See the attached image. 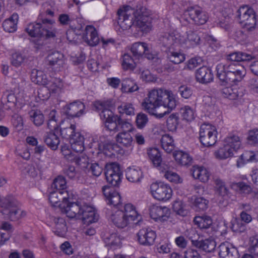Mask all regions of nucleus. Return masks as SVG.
Returning a JSON list of instances; mask_svg holds the SVG:
<instances>
[{
	"label": "nucleus",
	"instance_id": "nucleus-1",
	"mask_svg": "<svg viewBox=\"0 0 258 258\" xmlns=\"http://www.w3.org/2000/svg\"><path fill=\"white\" fill-rule=\"evenodd\" d=\"M175 96L171 90L164 88L154 89L148 92L142 103L144 109L157 118H162L176 105Z\"/></svg>",
	"mask_w": 258,
	"mask_h": 258
},
{
	"label": "nucleus",
	"instance_id": "nucleus-2",
	"mask_svg": "<svg viewBox=\"0 0 258 258\" xmlns=\"http://www.w3.org/2000/svg\"><path fill=\"white\" fill-rule=\"evenodd\" d=\"M118 24L122 29H127L132 25L138 27L141 31L148 33L152 28V19L150 11L144 7L135 10L125 6L117 11Z\"/></svg>",
	"mask_w": 258,
	"mask_h": 258
},
{
	"label": "nucleus",
	"instance_id": "nucleus-3",
	"mask_svg": "<svg viewBox=\"0 0 258 258\" xmlns=\"http://www.w3.org/2000/svg\"><path fill=\"white\" fill-rule=\"evenodd\" d=\"M141 219L135 207L131 204L124 206L123 210H118L112 212L110 220L118 228L123 229L127 227L131 222L136 220L138 222Z\"/></svg>",
	"mask_w": 258,
	"mask_h": 258
},
{
	"label": "nucleus",
	"instance_id": "nucleus-4",
	"mask_svg": "<svg viewBox=\"0 0 258 258\" xmlns=\"http://www.w3.org/2000/svg\"><path fill=\"white\" fill-rule=\"evenodd\" d=\"M54 23L52 19H39V22L30 23L25 28V31L30 36L37 37L41 40L53 38L56 33Z\"/></svg>",
	"mask_w": 258,
	"mask_h": 258
},
{
	"label": "nucleus",
	"instance_id": "nucleus-5",
	"mask_svg": "<svg viewBox=\"0 0 258 258\" xmlns=\"http://www.w3.org/2000/svg\"><path fill=\"white\" fill-rule=\"evenodd\" d=\"M239 23L244 29L251 31L256 25V16L254 10L247 6H243L237 11Z\"/></svg>",
	"mask_w": 258,
	"mask_h": 258
},
{
	"label": "nucleus",
	"instance_id": "nucleus-6",
	"mask_svg": "<svg viewBox=\"0 0 258 258\" xmlns=\"http://www.w3.org/2000/svg\"><path fill=\"white\" fill-rule=\"evenodd\" d=\"M199 135L200 142L204 146H212L217 142V129L210 124H203L201 126Z\"/></svg>",
	"mask_w": 258,
	"mask_h": 258
},
{
	"label": "nucleus",
	"instance_id": "nucleus-7",
	"mask_svg": "<svg viewBox=\"0 0 258 258\" xmlns=\"http://www.w3.org/2000/svg\"><path fill=\"white\" fill-rule=\"evenodd\" d=\"M105 175L107 182L112 186H118L121 182L122 173L117 163L112 162L106 164Z\"/></svg>",
	"mask_w": 258,
	"mask_h": 258
},
{
	"label": "nucleus",
	"instance_id": "nucleus-8",
	"mask_svg": "<svg viewBox=\"0 0 258 258\" xmlns=\"http://www.w3.org/2000/svg\"><path fill=\"white\" fill-rule=\"evenodd\" d=\"M150 192L154 199L162 201L169 200L171 198L172 194V190L170 187L162 182L151 184Z\"/></svg>",
	"mask_w": 258,
	"mask_h": 258
},
{
	"label": "nucleus",
	"instance_id": "nucleus-9",
	"mask_svg": "<svg viewBox=\"0 0 258 258\" xmlns=\"http://www.w3.org/2000/svg\"><path fill=\"white\" fill-rule=\"evenodd\" d=\"M189 239L191 240L192 245L206 252H212L216 247V242L214 240L206 239L204 240L196 239L199 237L198 234L195 230H190L188 234Z\"/></svg>",
	"mask_w": 258,
	"mask_h": 258
},
{
	"label": "nucleus",
	"instance_id": "nucleus-10",
	"mask_svg": "<svg viewBox=\"0 0 258 258\" xmlns=\"http://www.w3.org/2000/svg\"><path fill=\"white\" fill-rule=\"evenodd\" d=\"M184 15L189 16L190 18L197 25H203L206 23L208 19L207 13L198 6L187 8L184 12Z\"/></svg>",
	"mask_w": 258,
	"mask_h": 258
},
{
	"label": "nucleus",
	"instance_id": "nucleus-11",
	"mask_svg": "<svg viewBox=\"0 0 258 258\" xmlns=\"http://www.w3.org/2000/svg\"><path fill=\"white\" fill-rule=\"evenodd\" d=\"M62 213H65L67 217L71 219H80L81 217L82 206L78 203L63 202L58 205Z\"/></svg>",
	"mask_w": 258,
	"mask_h": 258
},
{
	"label": "nucleus",
	"instance_id": "nucleus-12",
	"mask_svg": "<svg viewBox=\"0 0 258 258\" xmlns=\"http://www.w3.org/2000/svg\"><path fill=\"white\" fill-rule=\"evenodd\" d=\"M181 34L176 31L162 33L159 37V41L164 47L171 49L173 46L179 45Z\"/></svg>",
	"mask_w": 258,
	"mask_h": 258
},
{
	"label": "nucleus",
	"instance_id": "nucleus-13",
	"mask_svg": "<svg viewBox=\"0 0 258 258\" xmlns=\"http://www.w3.org/2000/svg\"><path fill=\"white\" fill-rule=\"evenodd\" d=\"M137 240L140 244L149 246L152 245L156 238L155 231L150 227H145L140 229L137 234Z\"/></svg>",
	"mask_w": 258,
	"mask_h": 258
},
{
	"label": "nucleus",
	"instance_id": "nucleus-14",
	"mask_svg": "<svg viewBox=\"0 0 258 258\" xmlns=\"http://www.w3.org/2000/svg\"><path fill=\"white\" fill-rule=\"evenodd\" d=\"M201 37L196 31L189 30L186 32V36L181 35L179 45L186 48H195L200 45Z\"/></svg>",
	"mask_w": 258,
	"mask_h": 258
},
{
	"label": "nucleus",
	"instance_id": "nucleus-15",
	"mask_svg": "<svg viewBox=\"0 0 258 258\" xmlns=\"http://www.w3.org/2000/svg\"><path fill=\"white\" fill-rule=\"evenodd\" d=\"M105 125L107 130L114 132H118L121 130H128L131 128V123L117 115L105 122Z\"/></svg>",
	"mask_w": 258,
	"mask_h": 258
},
{
	"label": "nucleus",
	"instance_id": "nucleus-16",
	"mask_svg": "<svg viewBox=\"0 0 258 258\" xmlns=\"http://www.w3.org/2000/svg\"><path fill=\"white\" fill-rule=\"evenodd\" d=\"M131 51L136 58L139 59L143 55L148 59H153L155 57V54L149 52L148 45L145 42H136L134 43L131 48Z\"/></svg>",
	"mask_w": 258,
	"mask_h": 258
},
{
	"label": "nucleus",
	"instance_id": "nucleus-17",
	"mask_svg": "<svg viewBox=\"0 0 258 258\" xmlns=\"http://www.w3.org/2000/svg\"><path fill=\"white\" fill-rule=\"evenodd\" d=\"M224 69V64L222 63H219L216 67L217 76L222 82L231 84L242 80L237 77V74L225 72Z\"/></svg>",
	"mask_w": 258,
	"mask_h": 258
},
{
	"label": "nucleus",
	"instance_id": "nucleus-18",
	"mask_svg": "<svg viewBox=\"0 0 258 258\" xmlns=\"http://www.w3.org/2000/svg\"><path fill=\"white\" fill-rule=\"evenodd\" d=\"M218 254L220 258H239L237 248L227 241L221 243L219 247Z\"/></svg>",
	"mask_w": 258,
	"mask_h": 258
},
{
	"label": "nucleus",
	"instance_id": "nucleus-19",
	"mask_svg": "<svg viewBox=\"0 0 258 258\" xmlns=\"http://www.w3.org/2000/svg\"><path fill=\"white\" fill-rule=\"evenodd\" d=\"M103 194L108 205L118 206L121 203V197L114 189L108 185H104L102 188Z\"/></svg>",
	"mask_w": 258,
	"mask_h": 258
},
{
	"label": "nucleus",
	"instance_id": "nucleus-20",
	"mask_svg": "<svg viewBox=\"0 0 258 258\" xmlns=\"http://www.w3.org/2000/svg\"><path fill=\"white\" fill-rule=\"evenodd\" d=\"M85 105L80 101H75L66 105L63 108V112L71 117H79L84 113Z\"/></svg>",
	"mask_w": 258,
	"mask_h": 258
},
{
	"label": "nucleus",
	"instance_id": "nucleus-21",
	"mask_svg": "<svg viewBox=\"0 0 258 258\" xmlns=\"http://www.w3.org/2000/svg\"><path fill=\"white\" fill-rule=\"evenodd\" d=\"M170 214V210L166 207L153 206L150 211V217L156 221H167Z\"/></svg>",
	"mask_w": 258,
	"mask_h": 258
},
{
	"label": "nucleus",
	"instance_id": "nucleus-22",
	"mask_svg": "<svg viewBox=\"0 0 258 258\" xmlns=\"http://www.w3.org/2000/svg\"><path fill=\"white\" fill-rule=\"evenodd\" d=\"M85 33L84 34L83 39L90 46L97 45L100 39L96 29L92 25H87L85 27Z\"/></svg>",
	"mask_w": 258,
	"mask_h": 258
},
{
	"label": "nucleus",
	"instance_id": "nucleus-23",
	"mask_svg": "<svg viewBox=\"0 0 258 258\" xmlns=\"http://www.w3.org/2000/svg\"><path fill=\"white\" fill-rule=\"evenodd\" d=\"M81 216L80 219L87 224L96 222L98 218V215L96 213L94 208L87 205L82 206Z\"/></svg>",
	"mask_w": 258,
	"mask_h": 258
},
{
	"label": "nucleus",
	"instance_id": "nucleus-24",
	"mask_svg": "<svg viewBox=\"0 0 258 258\" xmlns=\"http://www.w3.org/2000/svg\"><path fill=\"white\" fill-rule=\"evenodd\" d=\"M48 64L60 69L65 64V59L62 53L58 51L50 52L47 57Z\"/></svg>",
	"mask_w": 258,
	"mask_h": 258
},
{
	"label": "nucleus",
	"instance_id": "nucleus-25",
	"mask_svg": "<svg viewBox=\"0 0 258 258\" xmlns=\"http://www.w3.org/2000/svg\"><path fill=\"white\" fill-rule=\"evenodd\" d=\"M196 78L198 82L202 84L211 82L213 79L212 70L205 66H203L196 72Z\"/></svg>",
	"mask_w": 258,
	"mask_h": 258
},
{
	"label": "nucleus",
	"instance_id": "nucleus-26",
	"mask_svg": "<svg viewBox=\"0 0 258 258\" xmlns=\"http://www.w3.org/2000/svg\"><path fill=\"white\" fill-rule=\"evenodd\" d=\"M133 126L131 123V128L129 130H121L116 136L115 139L117 143L125 147H130L132 146L133 139L130 134L132 131Z\"/></svg>",
	"mask_w": 258,
	"mask_h": 258
},
{
	"label": "nucleus",
	"instance_id": "nucleus-27",
	"mask_svg": "<svg viewBox=\"0 0 258 258\" xmlns=\"http://www.w3.org/2000/svg\"><path fill=\"white\" fill-rule=\"evenodd\" d=\"M126 179L131 182L139 183L143 179V172L139 167L133 166L128 167L125 171Z\"/></svg>",
	"mask_w": 258,
	"mask_h": 258
},
{
	"label": "nucleus",
	"instance_id": "nucleus-28",
	"mask_svg": "<svg viewBox=\"0 0 258 258\" xmlns=\"http://www.w3.org/2000/svg\"><path fill=\"white\" fill-rule=\"evenodd\" d=\"M147 154L149 160L155 167L161 169L162 158L161 154L158 149L156 148H151L147 150Z\"/></svg>",
	"mask_w": 258,
	"mask_h": 258
},
{
	"label": "nucleus",
	"instance_id": "nucleus-29",
	"mask_svg": "<svg viewBox=\"0 0 258 258\" xmlns=\"http://www.w3.org/2000/svg\"><path fill=\"white\" fill-rule=\"evenodd\" d=\"M68 193L66 191L53 190L50 191L49 200L54 206H58L60 203L67 202Z\"/></svg>",
	"mask_w": 258,
	"mask_h": 258
},
{
	"label": "nucleus",
	"instance_id": "nucleus-30",
	"mask_svg": "<svg viewBox=\"0 0 258 258\" xmlns=\"http://www.w3.org/2000/svg\"><path fill=\"white\" fill-rule=\"evenodd\" d=\"M225 72L237 74L238 78L242 79L246 74L245 68L238 62H231L229 63L224 64Z\"/></svg>",
	"mask_w": 258,
	"mask_h": 258
},
{
	"label": "nucleus",
	"instance_id": "nucleus-31",
	"mask_svg": "<svg viewBox=\"0 0 258 258\" xmlns=\"http://www.w3.org/2000/svg\"><path fill=\"white\" fill-rule=\"evenodd\" d=\"M221 94L223 97L230 100H234L242 97L243 94L241 89L236 87H226L221 90Z\"/></svg>",
	"mask_w": 258,
	"mask_h": 258
},
{
	"label": "nucleus",
	"instance_id": "nucleus-32",
	"mask_svg": "<svg viewBox=\"0 0 258 258\" xmlns=\"http://www.w3.org/2000/svg\"><path fill=\"white\" fill-rule=\"evenodd\" d=\"M95 106L96 109L100 111L99 113L100 118L104 122L109 120L110 119H112L116 115L113 114L110 109L108 108L105 102H97Z\"/></svg>",
	"mask_w": 258,
	"mask_h": 258
},
{
	"label": "nucleus",
	"instance_id": "nucleus-33",
	"mask_svg": "<svg viewBox=\"0 0 258 258\" xmlns=\"http://www.w3.org/2000/svg\"><path fill=\"white\" fill-rule=\"evenodd\" d=\"M192 174L194 178L199 179L200 181L205 182L209 180V172L208 170L203 166L195 165L191 169Z\"/></svg>",
	"mask_w": 258,
	"mask_h": 258
},
{
	"label": "nucleus",
	"instance_id": "nucleus-34",
	"mask_svg": "<svg viewBox=\"0 0 258 258\" xmlns=\"http://www.w3.org/2000/svg\"><path fill=\"white\" fill-rule=\"evenodd\" d=\"M84 138L80 133H77L70 141L71 148L76 152H82L84 150Z\"/></svg>",
	"mask_w": 258,
	"mask_h": 258
},
{
	"label": "nucleus",
	"instance_id": "nucleus-35",
	"mask_svg": "<svg viewBox=\"0 0 258 258\" xmlns=\"http://www.w3.org/2000/svg\"><path fill=\"white\" fill-rule=\"evenodd\" d=\"M18 98L14 94L6 92L4 94L2 97V103L6 109L13 110L16 106L17 102H18Z\"/></svg>",
	"mask_w": 258,
	"mask_h": 258
},
{
	"label": "nucleus",
	"instance_id": "nucleus-36",
	"mask_svg": "<svg viewBox=\"0 0 258 258\" xmlns=\"http://www.w3.org/2000/svg\"><path fill=\"white\" fill-rule=\"evenodd\" d=\"M44 141L48 147L55 150L59 144V137L53 132H47L44 136Z\"/></svg>",
	"mask_w": 258,
	"mask_h": 258
},
{
	"label": "nucleus",
	"instance_id": "nucleus-37",
	"mask_svg": "<svg viewBox=\"0 0 258 258\" xmlns=\"http://www.w3.org/2000/svg\"><path fill=\"white\" fill-rule=\"evenodd\" d=\"M18 15L13 14L9 18L5 20L3 23V27L5 31L13 33L17 30Z\"/></svg>",
	"mask_w": 258,
	"mask_h": 258
},
{
	"label": "nucleus",
	"instance_id": "nucleus-38",
	"mask_svg": "<svg viewBox=\"0 0 258 258\" xmlns=\"http://www.w3.org/2000/svg\"><path fill=\"white\" fill-rule=\"evenodd\" d=\"M32 81L42 85L48 84V80L45 74L40 70L33 69L31 74Z\"/></svg>",
	"mask_w": 258,
	"mask_h": 258
},
{
	"label": "nucleus",
	"instance_id": "nucleus-39",
	"mask_svg": "<svg viewBox=\"0 0 258 258\" xmlns=\"http://www.w3.org/2000/svg\"><path fill=\"white\" fill-rule=\"evenodd\" d=\"M167 58L170 62L174 64H179L185 60V56L180 51H175L171 48L167 51Z\"/></svg>",
	"mask_w": 258,
	"mask_h": 258
},
{
	"label": "nucleus",
	"instance_id": "nucleus-40",
	"mask_svg": "<svg viewBox=\"0 0 258 258\" xmlns=\"http://www.w3.org/2000/svg\"><path fill=\"white\" fill-rule=\"evenodd\" d=\"M253 58L250 54L243 52H235L229 54L227 56L228 60L232 62L249 61Z\"/></svg>",
	"mask_w": 258,
	"mask_h": 258
},
{
	"label": "nucleus",
	"instance_id": "nucleus-41",
	"mask_svg": "<svg viewBox=\"0 0 258 258\" xmlns=\"http://www.w3.org/2000/svg\"><path fill=\"white\" fill-rule=\"evenodd\" d=\"M233 152L234 151L230 148V146H227L223 143V146L215 151L214 155L218 159L224 160L232 157L233 155Z\"/></svg>",
	"mask_w": 258,
	"mask_h": 258
},
{
	"label": "nucleus",
	"instance_id": "nucleus-42",
	"mask_svg": "<svg viewBox=\"0 0 258 258\" xmlns=\"http://www.w3.org/2000/svg\"><path fill=\"white\" fill-rule=\"evenodd\" d=\"M16 202L15 201V205L13 207L7 209V214L5 215H9V218L12 221H17L19 219L25 217L26 215V212L16 207Z\"/></svg>",
	"mask_w": 258,
	"mask_h": 258
},
{
	"label": "nucleus",
	"instance_id": "nucleus-43",
	"mask_svg": "<svg viewBox=\"0 0 258 258\" xmlns=\"http://www.w3.org/2000/svg\"><path fill=\"white\" fill-rule=\"evenodd\" d=\"M231 187L236 192L242 195H248L252 191L251 186L244 182H233Z\"/></svg>",
	"mask_w": 258,
	"mask_h": 258
},
{
	"label": "nucleus",
	"instance_id": "nucleus-44",
	"mask_svg": "<svg viewBox=\"0 0 258 258\" xmlns=\"http://www.w3.org/2000/svg\"><path fill=\"white\" fill-rule=\"evenodd\" d=\"M175 161L182 165H187L191 162L192 158L189 155L182 151H176L173 153Z\"/></svg>",
	"mask_w": 258,
	"mask_h": 258
},
{
	"label": "nucleus",
	"instance_id": "nucleus-45",
	"mask_svg": "<svg viewBox=\"0 0 258 258\" xmlns=\"http://www.w3.org/2000/svg\"><path fill=\"white\" fill-rule=\"evenodd\" d=\"M223 143L227 146H230L234 151L239 149L241 145L239 137L235 135H230L227 136L224 139Z\"/></svg>",
	"mask_w": 258,
	"mask_h": 258
},
{
	"label": "nucleus",
	"instance_id": "nucleus-46",
	"mask_svg": "<svg viewBox=\"0 0 258 258\" xmlns=\"http://www.w3.org/2000/svg\"><path fill=\"white\" fill-rule=\"evenodd\" d=\"M138 89V85L132 79L127 78L122 80L121 90L122 92L133 93Z\"/></svg>",
	"mask_w": 258,
	"mask_h": 258
},
{
	"label": "nucleus",
	"instance_id": "nucleus-47",
	"mask_svg": "<svg viewBox=\"0 0 258 258\" xmlns=\"http://www.w3.org/2000/svg\"><path fill=\"white\" fill-rule=\"evenodd\" d=\"M194 222L201 229L209 228L213 223L211 218L207 216L196 217Z\"/></svg>",
	"mask_w": 258,
	"mask_h": 258
},
{
	"label": "nucleus",
	"instance_id": "nucleus-48",
	"mask_svg": "<svg viewBox=\"0 0 258 258\" xmlns=\"http://www.w3.org/2000/svg\"><path fill=\"white\" fill-rule=\"evenodd\" d=\"M161 146L162 148L167 152L170 153L175 148L174 140L169 135H163L161 139Z\"/></svg>",
	"mask_w": 258,
	"mask_h": 258
},
{
	"label": "nucleus",
	"instance_id": "nucleus-49",
	"mask_svg": "<svg viewBox=\"0 0 258 258\" xmlns=\"http://www.w3.org/2000/svg\"><path fill=\"white\" fill-rule=\"evenodd\" d=\"M30 119L37 126L41 125L44 120L43 114L38 110H31L28 112Z\"/></svg>",
	"mask_w": 258,
	"mask_h": 258
},
{
	"label": "nucleus",
	"instance_id": "nucleus-50",
	"mask_svg": "<svg viewBox=\"0 0 258 258\" xmlns=\"http://www.w3.org/2000/svg\"><path fill=\"white\" fill-rule=\"evenodd\" d=\"M47 88L52 93L59 94L63 88V83L59 78H54L48 83Z\"/></svg>",
	"mask_w": 258,
	"mask_h": 258
},
{
	"label": "nucleus",
	"instance_id": "nucleus-51",
	"mask_svg": "<svg viewBox=\"0 0 258 258\" xmlns=\"http://www.w3.org/2000/svg\"><path fill=\"white\" fill-rule=\"evenodd\" d=\"M214 183L216 194L223 198L226 197L228 194V189L225 182L219 178H216L214 180Z\"/></svg>",
	"mask_w": 258,
	"mask_h": 258
},
{
	"label": "nucleus",
	"instance_id": "nucleus-52",
	"mask_svg": "<svg viewBox=\"0 0 258 258\" xmlns=\"http://www.w3.org/2000/svg\"><path fill=\"white\" fill-rule=\"evenodd\" d=\"M54 223L55 225V233L59 236H63L67 231L65 220L62 218H57L55 219Z\"/></svg>",
	"mask_w": 258,
	"mask_h": 258
},
{
	"label": "nucleus",
	"instance_id": "nucleus-53",
	"mask_svg": "<svg viewBox=\"0 0 258 258\" xmlns=\"http://www.w3.org/2000/svg\"><path fill=\"white\" fill-rule=\"evenodd\" d=\"M27 59V58L24 54L20 52H15L12 54L11 62L13 66L19 67L24 64Z\"/></svg>",
	"mask_w": 258,
	"mask_h": 258
},
{
	"label": "nucleus",
	"instance_id": "nucleus-54",
	"mask_svg": "<svg viewBox=\"0 0 258 258\" xmlns=\"http://www.w3.org/2000/svg\"><path fill=\"white\" fill-rule=\"evenodd\" d=\"M60 132L62 138L68 139L70 141L78 133L76 132V125L73 124H69L66 127H61Z\"/></svg>",
	"mask_w": 258,
	"mask_h": 258
},
{
	"label": "nucleus",
	"instance_id": "nucleus-55",
	"mask_svg": "<svg viewBox=\"0 0 258 258\" xmlns=\"http://www.w3.org/2000/svg\"><path fill=\"white\" fill-rule=\"evenodd\" d=\"M67 187V182L62 176H58L51 184V189L59 191H64Z\"/></svg>",
	"mask_w": 258,
	"mask_h": 258
},
{
	"label": "nucleus",
	"instance_id": "nucleus-56",
	"mask_svg": "<svg viewBox=\"0 0 258 258\" xmlns=\"http://www.w3.org/2000/svg\"><path fill=\"white\" fill-rule=\"evenodd\" d=\"M180 112L183 119L187 121H191L195 118L194 110L189 106L182 107Z\"/></svg>",
	"mask_w": 258,
	"mask_h": 258
},
{
	"label": "nucleus",
	"instance_id": "nucleus-57",
	"mask_svg": "<svg viewBox=\"0 0 258 258\" xmlns=\"http://www.w3.org/2000/svg\"><path fill=\"white\" fill-rule=\"evenodd\" d=\"M209 201L203 197L196 198L194 203V207L197 211H204L208 207Z\"/></svg>",
	"mask_w": 258,
	"mask_h": 258
},
{
	"label": "nucleus",
	"instance_id": "nucleus-58",
	"mask_svg": "<svg viewBox=\"0 0 258 258\" xmlns=\"http://www.w3.org/2000/svg\"><path fill=\"white\" fill-rule=\"evenodd\" d=\"M118 112L120 114H125L127 115L135 114V109L132 104L130 103H122L117 107Z\"/></svg>",
	"mask_w": 258,
	"mask_h": 258
},
{
	"label": "nucleus",
	"instance_id": "nucleus-59",
	"mask_svg": "<svg viewBox=\"0 0 258 258\" xmlns=\"http://www.w3.org/2000/svg\"><path fill=\"white\" fill-rule=\"evenodd\" d=\"M73 161L83 169L87 168L89 164L88 157L83 154L78 156L75 155V159Z\"/></svg>",
	"mask_w": 258,
	"mask_h": 258
},
{
	"label": "nucleus",
	"instance_id": "nucleus-60",
	"mask_svg": "<svg viewBox=\"0 0 258 258\" xmlns=\"http://www.w3.org/2000/svg\"><path fill=\"white\" fill-rule=\"evenodd\" d=\"M122 66L125 70H134L136 66L135 60L128 53L123 55Z\"/></svg>",
	"mask_w": 258,
	"mask_h": 258
},
{
	"label": "nucleus",
	"instance_id": "nucleus-61",
	"mask_svg": "<svg viewBox=\"0 0 258 258\" xmlns=\"http://www.w3.org/2000/svg\"><path fill=\"white\" fill-rule=\"evenodd\" d=\"M231 223V228L235 232L241 233L246 230V224L240 219H234L232 220Z\"/></svg>",
	"mask_w": 258,
	"mask_h": 258
},
{
	"label": "nucleus",
	"instance_id": "nucleus-62",
	"mask_svg": "<svg viewBox=\"0 0 258 258\" xmlns=\"http://www.w3.org/2000/svg\"><path fill=\"white\" fill-rule=\"evenodd\" d=\"M167 126L170 131L176 130L178 123V117L176 114H171L166 120Z\"/></svg>",
	"mask_w": 258,
	"mask_h": 258
},
{
	"label": "nucleus",
	"instance_id": "nucleus-63",
	"mask_svg": "<svg viewBox=\"0 0 258 258\" xmlns=\"http://www.w3.org/2000/svg\"><path fill=\"white\" fill-rule=\"evenodd\" d=\"M71 29L69 30L66 32L67 38L70 41H73L74 39L75 34L79 35L82 31L83 26L81 25L78 27H74L73 25L71 26Z\"/></svg>",
	"mask_w": 258,
	"mask_h": 258
},
{
	"label": "nucleus",
	"instance_id": "nucleus-64",
	"mask_svg": "<svg viewBox=\"0 0 258 258\" xmlns=\"http://www.w3.org/2000/svg\"><path fill=\"white\" fill-rule=\"evenodd\" d=\"M141 79L146 82H153L156 81V77L148 69L140 70Z\"/></svg>",
	"mask_w": 258,
	"mask_h": 258
}]
</instances>
